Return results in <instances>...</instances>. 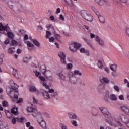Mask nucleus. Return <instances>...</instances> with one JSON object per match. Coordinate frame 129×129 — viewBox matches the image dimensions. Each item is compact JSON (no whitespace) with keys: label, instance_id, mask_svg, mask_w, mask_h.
<instances>
[{"label":"nucleus","instance_id":"1","mask_svg":"<svg viewBox=\"0 0 129 129\" xmlns=\"http://www.w3.org/2000/svg\"><path fill=\"white\" fill-rule=\"evenodd\" d=\"M99 109L104 114V116L107 118L106 122L109 123L110 125H114V126H122V124L120 123L119 120L116 119V116L112 115L110 113L108 112V110L106 108L99 107Z\"/></svg>","mask_w":129,"mask_h":129},{"label":"nucleus","instance_id":"2","mask_svg":"<svg viewBox=\"0 0 129 129\" xmlns=\"http://www.w3.org/2000/svg\"><path fill=\"white\" fill-rule=\"evenodd\" d=\"M13 89L12 87H10L7 86L6 87V92L7 93V94H8L9 95V96H10L11 99H12V101H13V102H15V101H17V99H18V98H19V96H18V91H15L14 92V97H13Z\"/></svg>","mask_w":129,"mask_h":129},{"label":"nucleus","instance_id":"3","mask_svg":"<svg viewBox=\"0 0 129 129\" xmlns=\"http://www.w3.org/2000/svg\"><path fill=\"white\" fill-rule=\"evenodd\" d=\"M81 14L82 18L86 20V21H87V22H90V23L93 22V17L88 11L82 10L81 11Z\"/></svg>","mask_w":129,"mask_h":129},{"label":"nucleus","instance_id":"4","mask_svg":"<svg viewBox=\"0 0 129 129\" xmlns=\"http://www.w3.org/2000/svg\"><path fill=\"white\" fill-rule=\"evenodd\" d=\"M72 74V72H70L68 73V76L66 77L65 75L64 74V71L59 72L57 74V76H59L61 79L63 80V81H66V82H68L70 81L71 82H72V81H71V74Z\"/></svg>","mask_w":129,"mask_h":129},{"label":"nucleus","instance_id":"5","mask_svg":"<svg viewBox=\"0 0 129 129\" xmlns=\"http://www.w3.org/2000/svg\"><path fill=\"white\" fill-rule=\"evenodd\" d=\"M37 122H38L39 125L42 127V128H47V125H46V121L44 120L43 117H42V113H38L37 115Z\"/></svg>","mask_w":129,"mask_h":129},{"label":"nucleus","instance_id":"6","mask_svg":"<svg viewBox=\"0 0 129 129\" xmlns=\"http://www.w3.org/2000/svg\"><path fill=\"white\" fill-rule=\"evenodd\" d=\"M41 72L46 78V79H47V80H50V81H52V76L48 77V75H51V74H52V73L49 70H47V69H46V66H44V69L41 70Z\"/></svg>","mask_w":129,"mask_h":129},{"label":"nucleus","instance_id":"7","mask_svg":"<svg viewBox=\"0 0 129 129\" xmlns=\"http://www.w3.org/2000/svg\"><path fill=\"white\" fill-rule=\"evenodd\" d=\"M3 31L6 32V33L4 32L3 34L7 35L9 39H13L14 38V33L11 32V28H10L8 24L5 25Z\"/></svg>","mask_w":129,"mask_h":129},{"label":"nucleus","instance_id":"8","mask_svg":"<svg viewBox=\"0 0 129 129\" xmlns=\"http://www.w3.org/2000/svg\"><path fill=\"white\" fill-rule=\"evenodd\" d=\"M81 47V44L77 42H74L73 44L71 45L69 49L71 50V52H76L79 48Z\"/></svg>","mask_w":129,"mask_h":129},{"label":"nucleus","instance_id":"9","mask_svg":"<svg viewBox=\"0 0 129 129\" xmlns=\"http://www.w3.org/2000/svg\"><path fill=\"white\" fill-rule=\"evenodd\" d=\"M58 56L60 59V62L63 65H66L67 61H66V54L62 51H59L58 52Z\"/></svg>","mask_w":129,"mask_h":129},{"label":"nucleus","instance_id":"10","mask_svg":"<svg viewBox=\"0 0 129 129\" xmlns=\"http://www.w3.org/2000/svg\"><path fill=\"white\" fill-rule=\"evenodd\" d=\"M27 111L28 112H33L34 113H35V116L33 115V116L34 117H37V115L38 113H41V112H38V110H37V108H34L33 107L29 106L27 107Z\"/></svg>","mask_w":129,"mask_h":129},{"label":"nucleus","instance_id":"11","mask_svg":"<svg viewBox=\"0 0 129 129\" xmlns=\"http://www.w3.org/2000/svg\"><path fill=\"white\" fill-rule=\"evenodd\" d=\"M120 118L121 121L125 123L126 126L129 128V120L125 115L122 114L120 116Z\"/></svg>","mask_w":129,"mask_h":129},{"label":"nucleus","instance_id":"12","mask_svg":"<svg viewBox=\"0 0 129 129\" xmlns=\"http://www.w3.org/2000/svg\"><path fill=\"white\" fill-rule=\"evenodd\" d=\"M33 72L35 73L36 77H38L41 80V81H42V82H44V81H46V79L45 78V77L41 76V74L40 72L37 71V70H35L33 71Z\"/></svg>","mask_w":129,"mask_h":129},{"label":"nucleus","instance_id":"13","mask_svg":"<svg viewBox=\"0 0 129 129\" xmlns=\"http://www.w3.org/2000/svg\"><path fill=\"white\" fill-rule=\"evenodd\" d=\"M120 109L125 113V114H126V115H129V106H125V105H123L121 106L120 107Z\"/></svg>","mask_w":129,"mask_h":129},{"label":"nucleus","instance_id":"14","mask_svg":"<svg viewBox=\"0 0 129 129\" xmlns=\"http://www.w3.org/2000/svg\"><path fill=\"white\" fill-rule=\"evenodd\" d=\"M96 42H97L101 47H103V46H105V45L104 41L101 39V38H100V37L97 35H96Z\"/></svg>","mask_w":129,"mask_h":129},{"label":"nucleus","instance_id":"15","mask_svg":"<svg viewBox=\"0 0 129 129\" xmlns=\"http://www.w3.org/2000/svg\"><path fill=\"white\" fill-rule=\"evenodd\" d=\"M5 4L7 7L13 10L14 9V2L12 0H6L5 1Z\"/></svg>","mask_w":129,"mask_h":129},{"label":"nucleus","instance_id":"16","mask_svg":"<svg viewBox=\"0 0 129 129\" xmlns=\"http://www.w3.org/2000/svg\"><path fill=\"white\" fill-rule=\"evenodd\" d=\"M40 92L41 93H42L44 98L46 99H50V94H49V93L47 91H45L43 89H40Z\"/></svg>","mask_w":129,"mask_h":129},{"label":"nucleus","instance_id":"17","mask_svg":"<svg viewBox=\"0 0 129 129\" xmlns=\"http://www.w3.org/2000/svg\"><path fill=\"white\" fill-rule=\"evenodd\" d=\"M9 84H10V86H11L12 89H17L19 87V86H18L17 84L15 83L14 81L12 80L9 81Z\"/></svg>","mask_w":129,"mask_h":129},{"label":"nucleus","instance_id":"18","mask_svg":"<svg viewBox=\"0 0 129 129\" xmlns=\"http://www.w3.org/2000/svg\"><path fill=\"white\" fill-rule=\"evenodd\" d=\"M68 116L70 119H76L77 118V115L74 112L68 113Z\"/></svg>","mask_w":129,"mask_h":129},{"label":"nucleus","instance_id":"19","mask_svg":"<svg viewBox=\"0 0 129 129\" xmlns=\"http://www.w3.org/2000/svg\"><path fill=\"white\" fill-rule=\"evenodd\" d=\"M95 3L99 5L100 6H103V5H107V1L106 0H95Z\"/></svg>","mask_w":129,"mask_h":129},{"label":"nucleus","instance_id":"20","mask_svg":"<svg viewBox=\"0 0 129 129\" xmlns=\"http://www.w3.org/2000/svg\"><path fill=\"white\" fill-rule=\"evenodd\" d=\"M11 112L14 115H18L19 114V112H18V108L14 107L12 108Z\"/></svg>","mask_w":129,"mask_h":129},{"label":"nucleus","instance_id":"21","mask_svg":"<svg viewBox=\"0 0 129 129\" xmlns=\"http://www.w3.org/2000/svg\"><path fill=\"white\" fill-rule=\"evenodd\" d=\"M110 100L112 101H116L117 100V96L114 94H111L110 95Z\"/></svg>","mask_w":129,"mask_h":129},{"label":"nucleus","instance_id":"22","mask_svg":"<svg viewBox=\"0 0 129 129\" xmlns=\"http://www.w3.org/2000/svg\"><path fill=\"white\" fill-rule=\"evenodd\" d=\"M27 45L28 50H33V49H34V44H33V43L30 41H27Z\"/></svg>","mask_w":129,"mask_h":129},{"label":"nucleus","instance_id":"23","mask_svg":"<svg viewBox=\"0 0 129 129\" xmlns=\"http://www.w3.org/2000/svg\"><path fill=\"white\" fill-rule=\"evenodd\" d=\"M110 98V94L109 92H107L104 96V99L105 101H108Z\"/></svg>","mask_w":129,"mask_h":129},{"label":"nucleus","instance_id":"24","mask_svg":"<svg viewBox=\"0 0 129 129\" xmlns=\"http://www.w3.org/2000/svg\"><path fill=\"white\" fill-rule=\"evenodd\" d=\"M99 20L101 23H102V24H104L105 23V19H104V17H103L102 16L100 15V14L99 13L98 15H97Z\"/></svg>","mask_w":129,"mask_h":129},{"label":"nucleus","instance_id":"25","mask_svg":"<svg viewBox=\"0 0 129 129\" xmlns=\"http://www.w3.org/2000/svg\"><path fill=\"white\" fill-rule=\"evenodd\" d=\"M66 4L69 6L70 7H73L74 6V4H73V2L72 0H64Z\"/></svg>","mask_w":129,"mask_h":129},{"label":"nucleus","instance_id":"26","mask_svg":"<svg viewBox=\"0 0 129 129\" xmlns=\"http://www.w3.org/2000/svg\"><path fill=\"white\" fill-rule=\"evenodd\" d=\"M111 70L115 72L117 69V65L116 64H112L110 66Z\"/></svg>","mask_w":129,"mask_h":129},{"label":"nucleus","instance_id":"27","mask_svg":"<svg viewBox=\"0 0 129 129\" xmlns=\"http://www.w3.org/2000/svg\"><path fill=\"white\" fill-rule=\"evenodd\" d=\"M18 45V46H22V43L21 42H19L18 43V42L17 41L13 40L11 42V45L12 46H17Z\"/></svg>","mask_w":129,"mask_h":129},{"label":"nucleus","instance_id":"28","mask_svg":"<svg viewBox=\"0 0 129 129\" xmlns=\"http://www.w3.org/2000/svg\"><path fill=\"white\" fill-rule=\"evenodd\" d=\"M100 81L101 83H105V84H107L109 83V81L108 80L107 78L105 77H103L101 80Z\"/></svg>","mask_w":129,"mask_h":129},{"label":"nucleus","instance_id":"29","mask_svg":"<svg viewBox=\"0 0 129 129\" xmlns=\"http://www.w3.org/2000/svg\"><path fill=\"white\" fill-rule=\"evenodd\" d=\"M29 90L30 92H37V91H38L37 88H36L35 86H31L29 87Z\"/></svg>","mask_w":129,"mask_h":129},{"label":"nucleus","instance_id":"30","mask_svg":"<svg viewBox=\"0 0 129 129\" xmlns=\"http://www.w3.org/2000/svg\"><path fill=\"white\" fill-rule=\"evenodd\" d=\"M32 42H33V44H34V45L36 46V47H40V42H39L38 40L36 39H32Z\"/></svg>","mask_w":129,"mask_h":129},{"label":"nucleus","instance_id":"31","mask_svg":"<svg viewBox=\"0 0 129 129\" xmlns=\"http://www.w3.org/2000/svg\"><path fill=\"white\" fill-rule=\"evenodd\" d=\"M98 68H99L100 69H102L103 67V63H102V61L100 60H98Z\"/></svg>","mask_w":129,"mask_h":129},{"label":"nucleus","instance_id":"32","mask_svg":"<svg viewBox=\"0 0 129 129\" xmlns=\"http://www.w3.org/2000/svg\"><path fill=\"white\" fill-rule=\"evenodd\" d=\"M74 74L75 75H79V76H81L82 75V73H80L79 70H77L74 71Z\"/></svg>","mask_w":129,"mask_h":129},{"label":"nucleus","instance_id":"33","mask_svg":"<svg viewBox=\"0 0 129 129\" xmlns=\"http://www.w3.org/2000/svg\"><path fill=\"white\" fill-rule=\"evenodd\" d=\"M46 28L48 29V30H50V29H51L52 31H54L55 29L54 28V26L52 25V24L47 25Z\"/></svg>","mask_w":129,"mask_h":129},{"label":"nucleus","instance_id":"34","mask_svg":"<svg viewBox=\"0 0 129 129\" xmlns=\"http://www.w3.org/2000/svg\"><path fill=\"white\" fill-rule=\"evenodd\" d=\"M124 81V84L126 85V87L129 88V81L127 79H124L123 80Z\"/></svg>","mask_w":129,"mask_h":129},{"label":"nucleus","instance_id":"35","mask_svg":"<svg viewBox=\"0 0 129 129\" xmlns=\"http://www.w3.org/2000/svg\"><path fill=\"white\" fill-rule=\"evenodd\" d=\"M52 36V33L49 31H46V39H50V36Z\"/></svg>","mask_w":129,"mask_h":129},{"label":"nucleus","instance_id":"36","mask_svg":"<svg viewBox=\"0 0 129 129\" xmlns=\"http://www.w3.org/2000/svg\"><path fill=\"white\" fill-rule=\"evenodd\" d=\"M67 69H72L73 67V64L72 63H67L66 64Z\"/></svg>","mask_w":129,"mask_h":129},{"label":"nucleus","instance_id":"37","mask_svg":"<svg viewBox=\"0 0 129 129\" xmlns=\"http://www.w3.org/2000/svg\"><path fill=\"white\" fill-rule=\"evenodd\" d=\"M5 112L8 118H11L12 117V113L10 111H6Z\"/></svg>","mask_w":129,"mask_h":129},{"label":"nucleus","instance_id":"38","mask_svg":"<svg viewBox=\"0 0 129 129\" xmlns=\"http://www.w3.org/2000/svg\"><path fill=\"white\" fill-rule=\"evenodd\" d=\"M14 52H15L14 48H10L8 49V53L10 54H13Z\"/></svg>","mask_w":129,"mask_h":129},{"label":"nucleus","instance_id":"39","mask_svg":"<svg viewBox=\"0 0 129 129\" xmlns=\"http://www.w3.org/2000/svg\"><path fill=\"white\" fill-rule=\"evenodd\" d=\"M113 88L114 90H115V91H116L117 92H119V91H120L119 90V87H118V86L117 85H114Z\"/></svg>","mask_w":129,"mask_h":129},{"label":"nucleus","instance_id":"40","mask_svg":"<svg viewBox=\"0 0 129 129\" xmlns=\"http://www.w3.org/2000/svg\"><path fill=\"white\" fill-rule=\"evenodd\" d=\"M71 123H72V124H73V125L74 126H76V127L78 126V124H77V121H76L75 120H72Z\"/></svg>","mask_w":129,"mask_h":129},{"label":"nucleus","instance_id":"41","mask_svg":"<svg viewBox=\"0 0 129 129\" xmlns=\"http://www.w3.org/2000/svg\"><path fill=\"white\" fill-rule=\"evenodd\" d=\"M17 122H23L24 120H25V118L24 117H21V118H17Z\"/></svg>","mask_w":129,"mask_h":129},{"label":"nucleus","instance_id":"42","mask_svg":"<svg viewBox=\"0 0 129 129\" xmlns=\"http://www.w3.org/2000/svg\"><path fill=\"white\" fill-rule=\"evenodd\" d=\"M87 50H85V48H81L79 49V51L80 52V53H82V54H85V52Z\"/></svg>","mask_w":129,"mask_h":129},{"label":"nucleus","instance_id":"43","mask_svg":"<svg viewBox=\"0 0 129 129\" xmlns=\"http://www.w3.org/2000/svg\"><path fill=\"white\" fill-rule=\"evenodd\" d=\"M26 127L29 128L30 129V127H33V126H31V123L30 122H27L25 123Z\"/></svg>","mask_w":129,"mask_h":129},{"label":"nucleus","instance_id":"44","mask_svg":"<svg viewBox=\"0 0 129 129\" xmlns=\"http://www.w3.org/2000/svg\"><path fill=\"white\" fill-rule=\"evenodd\" d=\"M13 74L14 75V76H17V69L13 68Z\"/></svg>","mask_w":129,"mask_h":129},{"label":"nucleus","instance_id":"45","mask_svg":"<svg viewBox=\"0 0 129 129\" xmlns=\"http://www.w3.org/2000/svg\"><path fill=\"white\" fill-rule=\"evenodd\" d=\"M2 105L4 107H7V106H8V102L3 101L2 102Z\"/></svg>","mask_w":129,"mask_h":129},{"label":"nucleus","instance_id":"46","mask_svg":"<svg viewBox=\"0 0 129 129\" xmlns=\"http://www.w3.org/2000/svg\"><path fill=\"white\" fill-rule=\"evenodd\" d=\"M91 9L94 11L95 14H97V16H98V14H99V13L97 12V10H96V9H95V8H94V7H92Z\"/></svg>","mask_w":129,"mask_h":129},{"label":"nucleus","instance_id":"47","mask_svg":"<svg viewBox=\"0 0 129 129\" xmlns=\"http://www.w3.org/2000/svg\"><path fill=\"white\" fill-rule=\"evenodd\" d=\"M11 121L13 124H16V122L18 121V119H17V118H14L12 119Z\"/></svg>","mask_w":129,"mask_h":129},{"label":"nucleus","instance_id":"48","mask_svg":"<svg viewBox=\"0 0 129 129\" xmlns=\"http://www.w3.org/2000/svg\"><path fill=\"white\" fill-rule=\"evenodd\" d=\"M121 3L125 4V5H129L128 0H120Z\"/></svg>","mask_w":129,"mask_h":129},{"label":"nucleus","instance_id":"49","mask_svg":"<svg viewBox=\"0 0 129 129\" xmlns=\"http://www.w3.org/2000/svg\"><path fill=\"white\" fill-rule=\"evenodd\" d=\"M5 28V26L3 25L2 23H0V31H4V29Z\"/></svg>","mask_w":129,"mask_h":129},{"label":"nucleus","instance_id":"50","mask_svg":"<svg viewBox=\"0 0 129 129\" xmlns=\"http://www.w3.org/2000/svg\"><path fill=\"white\" fill-rule=\"evenodd\" d=\"M42 85H43V86H44L45 88H46V89H49V85H47V83H43L42 84Z\"/></svg>","mask_w":129,"mask_h":129},{"label":"nucleus","instance_id":"51","mask_svg":"<svg viewBox=\"0 0 129 129\" xmlns=\"http://www.w3.org/2000/svg\"><path fill=\"white\" fill-rule=\"evenodd\" d=\"M49 39L50 43H54V42H55V38H54V37H52Z\"/></svg>","mask_w":129,"mask_h":129},{"label":"nucleus","instance_id":"52","mask_svg":"<svg viewBox=\"0 0 129 129\" xmlns=\"http://www.w3.org/2000/svg\"><path fill=\"white\" fill-rule=\"evenodd\" d=\"M54 37H55L56 39L58 40V39H60L61 38V36H60V35L57 34V33H54Z\"/></svg>","mask_w":129,"mask_h":129},{"label":"nucleus","instance_id":"53","mask_svg":"<svg viewBox=\"0 0 129 129\" xmlns=\"http://www.w3.org/2000/svg\"><path fill=\"white\" fill-rule=\"evenodd\" d=\"M59 19H60L61 21H65V18H64V16H63V15H59Z\"/></svg>","mask_w":129,"mask_h":129},{"label":"nucleus","instance_id":"54","mask_svg":"<svg viewBox=\"0 0 129 129\" xmlns=\"http://www.w3.org/2000/svg\"><path fill=\"white\" fill-rule=\"evenodd\" d=\"M119 99L120 100H124V96H123V95H120L119 96Z\"/></svg>","mask_w":129,"mask_h":129},{"label":"nucleus","instance_id":"55","mask_svg":"<svg viewBox=\"0 0 129 129\" xmlns=\"http://www.w3.org/2000/svg\"><path fill=\"white\" fill-rule=\"evenodd\" d=\"M104 70L107 73H109L110 70L108 67H104Z\"/></svg>","mask_w":129,"mask_h":129},{"label":"nucleus","instance_id":"56","mask_svg":"<svg viewBox=\"0 0 129 129\" xmlns=\"http://www.w3.org/2000/svg\"><path fill=\"white\" fill-rule=\"evenodd\" d=\"M61 12V9H60V8H57L56 11V14H60Z\"/></svg>","mask_w":129,"mask_h":129},{"label":"nucleus","instance_id":"57","mask_svg":"<svg viewBox=\"0 0 129 129\" xmlns=\"http://www.w3.org/2000/svg\"><path fill=\"white\" fill-rule=\"evenodd\" d=\"M24 39L25 40H29V36L27 34L24 35Z\"/></svg>","mask_w":129,"mask_h":129},{"label":"nucleus","instance_id":"58","mask_svg":"<svg viewBox=\"0 0 129 129\" xmlns=\"http://www.w3.org/2000/svg\"><path fill=\"white\" fill-rule=\"evenodd\" d=\"M23 62L24 63H28V62H29V58L27 57L25 58L23 60Z\"/></svg>","mask_w":129,"mask_h":129},{"label":"nucleus","instance_id":"59","mask_svg":"<svg viewBox=\"0 0 129 129\" xmlns=\"http://www.w3.org/2000/svg\"><path fill=\"white\" fill-rule=\"evenodd\" d=\"M25 31H24V30H19V33L20 34V35H24V34H25Z\"/></svg>","mask_w":129,"mask_h":129},{"label":"nucleus","instance_id":"60","mask_svg":"<svg viewBox=\"0 0 129 129\" xmlns=\"http://www.w3.org/2000/svg\"><path fill=\"white\" fill-rule=\"evenodd\" d=\"M90 37L92 39H94V38H96V35H94V34L90 33Z\"/></svg>","mask_w":129,"mask_h":129},{"label":"nucleus","instance_id":"61","mask_svg":"<svg viewBox=\"0 0 129 129\" xmlns=\"http://www.w3.org/2000/svg\"><path fill=\"white\" fill-rule=\"evenodd\" d=\"M23 101V99L22 98H19L17 101V103H21V102H22Z\"/></svg>","mask_w":129,"mask_h":129},{"label":"nucleus","instance_id":"62","mask_svg":"<svg viewBox=\"0 0 129 129\" xmlns=\"http://www.w3.org/2000/svg\"><path fill=\"white\" fill-rule=\"evenodd\" d=\"M48 91L49 93H53L55 91L53 89H50Z\"/></svg>","mask_w":129,"mask_h":129},{"label":"nucleus","instance_id":"63","mask_svg":"<svg viewBox=\"0 0 129 129\" xmlns=\"http://www.w3.org/2000/svg\"><path fill=\"white\" fill-rule=\"evenodd\" d=\"M85 54H86V55H87V56H89L90 55V53H89V51L88 50H86Z\"/></svg>","mask_w":129,"mask_h":129},{"label":"nucleus","instance_id":"64","mask_svg":"<svg viewBox=\"0 0 129 129\" xmlns=\"http://www.w3.org/2000/svg\"><path fill=\"white\" fill-rule=\"evenodd\" d=\"M61 128H62V129H68V128H67V126H66V125H62L61 126Z\"/></svg>","mask_w":129,"mask_h":129}]
</instances>
